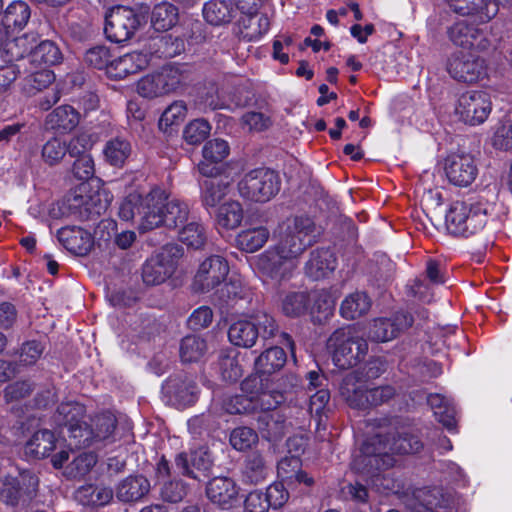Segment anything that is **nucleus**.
Segmentation results:
<instances>
[{
	"instance_id": "338daca9",
	"label": "nucleus",
	"mask_w": 512,
	"mask_h": 512,
	"mask_svg": "<svg viewBox=\"0 0 512 512\" xmlns=\"http://www.w3.org/2000/svg\"><path fill=\"white\" fill-rule=\"evenodd\" d=\"M66 154V141L59 137H52L47 140L41 150L42 159L49 166L60 163Z\"/></svg>"
},
{
	"instance_id": "4c0bfd02",
	"label": "nucleus",
	"mask_w": 512,
	"mask_h": 512,
	"mask_svg": "<svg viewBox=\"0 0 512 512\" xmlns=\"http://www.w3.org/2000/svg\"><path fill=\"white\" fill-rule=\"evenodd\" d=\"M29 62L35 68H48L61 63L62 52L51 40H43L29 53Z\"/></svg>"
},
{
	"instance_id": "f257e3e1",
	"label": "nucleus",
	"mask_w": 512,
	"mask_h": 512,
	"mask_svg": "<svg viewBox=\"0 0 512 512\" xmlns=\"http://www.w3.org/2000/svg\"><path fill=\"white\" fill-rule=\"evenodd\" d=\"M244 319L231 323L228 329L230 343L240 348H252L257 339L263 340L278 338L277 343L285 346L294 354L295 343L292 336L280 331L276 318L264 307V302L256 306H240Z\"/></svg>"
},
{
	"instance_id": "412c9836",
	"label": "nucleus",
	"mask_w": 512,
	"mask_h": 512,
	"mask_svg": "<svg viewBox=\"0 0 512 512\" xmlns=\"http://www.w3.org/2000/svg\"><path fill=\"white\" fill-rule=\"evenodd\" d=\"M163 392L180 405H192L197 399L198 386L186 372L170 375L162 384Z\"/></svg>"
},
{
	"instance_id": "bb28decb",
	"label": "nucleus",
	"mask_w": 512,
	"mask_h": 512,
	"mask_svg": "<svg viewBox=\"0 0 512 512\" xmlns=\"http://www.w3.org/2000/svg\"><path fill=\"white\" fill-rule=\"evenodd\" d=\"M205 492L212 503L222 509H228L236 501L239 488L232 478L221 476L210 479L206 484Z\"/></svg>"
},
{
	"instance_id": "3c124183",
	"label": "nucleus",
	"mask_w": 512,
	"mask_h": 512,
	"mask_svg": "<svg viewBox=\"0 0 512 512\" xmlns=\"http://www.w3.org/2000/svg\"><path fill=\"white\" fill-rule=\"evenodd\" d=\"M311 295L308 292H289L282 299L281 309L285 316L297 318L308 312Z\"/></svg>"
},
{
	"instance_id": "680f3d73",
	"label": "nucleus",
	"mask_w": 512,
	"mask_h": 512,
	"mask_svg": "<svg viewBox=\"0 0 512 512\" xmlns=\"http://www.w3.org/2000/svg\"><path fill=\"white\" fill-rule=\"evenodd\" d=\"M113 54L105 45H97L88 49L84 55V62L94 69L105 70L108 76V68L112 64Z\"/></svg>"
},
{
	"instance_id": "6ab92c4d",
	"label": "nucleus",
	"mask_w": 512,
	"mask_h": 512,
	"mask_svg": "<svg viewBox=\"0 0 512 512\" xmlns=\"http://www.w3.org/2000/svg\"><path fill=\"white\" fill-rule=\"evenodd\" d=\"M168 195L158 187L151 189L145 196L141 195L140 229L149 231L158 228L163 223Z\"/></svg>"
},
{
	"instance_id": "e2e57ef3",
	"label": "nucleus",
	"mask_w": 512,
	"mask_h": 512,
	"mask_svg": "<svg viewBox=\"0 0 512 512\" xmlns=\"http://www.w3.org/2000/svg\"><path fill=\"white\" fill-rule=\"evenodd\" d=\"M211 132L209 121L198 118L190 121L183 130V138L190 145H199L205 141Z\"/></svg>"
},
{
	"instance_id": "5701e85b",
	"label": "nucleus",
	"mask_w": 512,
	"mask_h": 512,
	"mask_svg": "<svg viewBox=\"0 0 512 512\" xmlns=\"http://www.w3.org/2000/svg\"><path fill=\"white\" fill-rule=\"evenodd\" d=\"M230 146L226 140L214 138L208 140L202 148L203 159L197 168L202 176L222 174L223 168L219 166L229 155Z\"/></svg>"
},
{
	"instance_id": "79ce46f5",
	"label": "nucleus",
	"mask_w": 512,
	"mask_h": 512,
	"mask_svg": "<svg viewBox=\"0 0 512 512\" xmlns=\"http://www.w3.org/2000/svg\"><path fill=\"white\" fill-rule=\"evenodd\" d=\"M113 490L103 485L86 484L76 491V499L83 506L102 507L113 499Z\"/></svg>"
},
{
	"instance_id": "09e8293b",
	"label": "nucleus",
	"mask_w": 512,
	"mask_h": 512,
	"mask_svg": "<svg viewBox=\"0 0 512 512\" xmlns=\"http://www.w3.org/2000/svg\"><path fill=\"white\" fill-rule=\"evenodd\" d=\"M54 81L55 74L51 69L38 68L24 77L21 89L27 96H33L46 89Z\"/></svg>"
},
{
	"instance_id": "7ed1b4c3",
	"label": "nucleus",
	"mask_w": 512,
	"mask_h": 512,
	"mask_svg": "<svg viewBox=\"0 0 512 512\" xmlns=\"http://www.w3.org/2000/svg\"><path fill=\"white\" fill-rule=\"evenodd\" d=\"M73 175L83 181L66 196L68 209L83 220H97L106 210V204L101 201L99 192L88 193V184L95 174L94 160L90 155L75 159L72 168Z\"/></svg>"
},
{
	"instance_id": "6e6d98bb",
	"label": "nucleus",
	"mask_w": 512,
	"mask_h": 512,
	"mask_svg": "<svg viewBox=\"0 0 512 512\" xmlns=\"http://www.w3.org/2000/svg\"><path fill=\"white\" fill-rule=\"evenodd\" d=\"M269 238V230L260 226L240 232L236 237L238 247L248 253L262 248Z\"/></svg>"
},
{
	"instance_id": "5fc2aeb1",
	"label": "nucleus",
	"mask_w": 512,
	"mask_h": 512,
	"mask_svg": "<svg viewBox=\"0 0 512 512\" xmlns=\"http://www.w3.org/2000/svg\"><path fill=\"white\" fill-rule=\"evenodd\" d=\"M207 351V343L199 335H186L180 343V358L183 363L198 362Z\"/></svg>"
},
{
	"instance_id": "8fccbe9b",
	"label": "nucleus",
	"mask_w": 512,
	"mask_h": 512,
	"mask_svg": "<svg viewBox=\"0 0 512 512\" xmlns=\"http://www.w3.org/2000/svg\"><path fill=\"white\" fill-rule=\"evenodd\" d=\"M189 214L190 209L186 202L178 199L167 200L161 226L176 229L188 222Z\"/></svg>"
},
{
	"instance_id": "69168bd1",
	"label": "nucleus",
	"mask_w": 512,
	"mask_h": 512,
	"mask_svg": "<svg viewBox=\"0 0 512 512\" xmlns=\"http://www.w3.org/2000/svg\"><path fill=\"white\" fill-rule=\"evenodd\" d=\"M12 48L7 47V54L0 55V91H6L17 79L19 70L13 62L18 56L12 53Z\"/></svg>"
},
{
	"instance_id": "ea45409f",
	"label": "nucleus",
	"mask_w": 512,
	"mask_h": 512,
	"mask_svg": "<svg viewBox=\"0 0 512 512\" xmlns=\"http://www.w3.org/2000/svg\"><path fill=\"white\" fill-rule=\"evenodd\" d=\"M372 306V300L365 291L348 294L340 305V315L347 320H355L366 315Z\"/></svg>"
},
{
	"instance_id": "e433bc0d",
	"label": "nucleus",
	"mask_w": 512,
	"mask_h": 512,
	"mask_svg": "<svg viewBox=\"0 0 512 512\" xmlns=\"http://www.w3.org/2000/svg\"><path fill=\"white\" fill-rule=\"evenodd\" d=\"M86 406L78 401L61 402L52 416L55 428L62 431L79 423L86 416Z\"/></svg>"
},
{
	"instance_id": "dca6fc26",
	"label": "nucleus",
	"mask_w": 512,
	"mask_h": 512,
	"mask_svg": "<svg viewBox=\"0 0 512 512\" xmlns=\"http://www.w3.org/2000/svg\"><path fill=\"white\" fill-rule=\"evenodd\" d=\"M212 468L210 455L201 449L181 451L174 457V472L198 482L208 478Z\"/></svg>"
},
{
	"instance_id": "423d86ee",
	"label": "nucleus",
	"mask_w": 512,
	"mask_h": 512,
	"mask_svg": "<svg viewBox=\"0 0 512 512\" xmlns=\"http://www.w3.org/2000/svg\"><path fill=\"white\" fill-rule=\"evenodd\" d=\"M318 234L316 223L312 217L296 215L287 220L286 227L274 247L280 253L295 260L316 242Z\"/></svg>"
},
{
	"instance_id": "cd10ccee",
	"label": "nucleus",
	"mask_w": 512,
	"mask_h": 512,
	"mask_svg": "<svg viewBox=\"0 0 512 512\" xmlns=\"http://www.w3.org/2000/svg\"><path fill=\"white\" fill-rule=\"evenodd\" d=\"M339 392L352 409H369V386L355 375L348 374L342 379Z\"/></svg>"
},
{
	"instance_id": "aec40b11",
	"label": "nucleus",
	"mask_w": 512,
	"mask_h": 512,
	"mask_svg": "<svg viewBox=\"0 0 512 512\" xmlns=\"http://www.w3.org/2000/svg\"><path fill=\"white\" fill-rule=\"evenodd\" d=\"M257 266L263 274L279 283L289 280L295 268L294 260L280 253L274 246L259 256Z\"/></svg>"
},
{
	"instance_id": "6e6552de",
	"label": "nucleus",
	"mask_w": 512,
	"mask_h": 512,
	"mask_svg": "<svg viewBox=\"0 0 512 512\" xmlns=\"http://www.w3.org/2000/svg\"><path fill=\"white\" fill-rule=\"evenodd\" d=\"M281 184V177L277 171L259 167L244 174L238 182V191L240 196L248 201L266 203L279 193Z\"/></svg>"
},
{
	"instance_id": "f8f14e48",
	"label": "nucleus",
	"mask_w": 512,
	"mask_h": 512,
	"mask_svg": "<svg viewBox=\"0 0 512 512\" xmlns=\"http://www.w3.org/2000/svg\"><path fill=\"white\" fill-rule=\"evenodd\" d=\"M389 442V438L381 434L373 435L363 442L360 451L365 473L374 476L394 466L395 458L387 452Z\"/></svg>"
},
{
	"instance_id": "7c9ffc66",
	"label": "nucleus",
	"mask_w": 512,
	"mask_h": 512,
	"mask_svg": "<svg viewBox=\"0 0 512 512\" xmlns=\"http://www.w3.org/2000/svg\"><path fill=\"white\" fill-rule=\"evenodd\" d=\"M146 46L152 59H170L180 55L185 50L184 39L173 34L152 37L146 43Z\"/></svg>"
},
{
	"instance_id": "37998d69",
	"label": "nucleus",
	"mask_w": 512,
	"mask_h": 512,
	"mask_svg": "<svg viewBox=\"0 0 512 512\" xmlns=\"http://www.w3.org/2000/svg\"><path fill=\"white\" fill-rule=\"evenodd\" d=\"M269 474V468L260 452L249 454L244 461L242 469V482L244 484L257 485L266 480Z\"/></svg>"
},
{
	"instance_id": "774afa93",
	"label": "nucleus",
	"mask_w": 512,
	"mask_h": 512,
	"mask_svg": "<svg viewBox=\"0 0 512 512\" xmlns=\"http://www.w3.org/2000/svg\"><path fill=\"white\" fill-rule=\"evenodd\" d=\"M46 349L45 343L32 339L24 341L19 349V361L23 366H34Z\"/></svg>"
},
{
	"instance_id": "13d9d810",
	"label": "nucleus",
	"mask_w": 512,
	"mask_h": 512,
	"mask_svg": "<svg viewBox=\"0 0 512 512\" xmlns=\"http://www.w3.org/2000/svg\"><path fill=\"white\" fill-rule=\"evenodd\" d=\"M259 441L257 432L246 426H239L231 430L229 443L233 449L239 452L251 450Z\"/></svg>"
},
{
	"instance_id": "f3484780",
	"label": "nucleus",
	"mask_w": 512,
	"mask_h": 512,
	"mask_svg": "<svg viewBox=\"0 0 512 512\" xmlns=\"http://www.w3.org/2000/svg\"><path fill=\"white\" fill-rule=\"evenodd\" d=\"M447 37L463 49L485 51L490 47V40L484 30L467 20H458L447 28Z\"/></svg>"
},
{
	"instance_id": "2f4dec72",
	"label": "nucleus",
	"mask_w": 512,
	"mask_h": 512,
	"mask_svg": "<svg viewBox=\"0 0 512 512\" xmlns=\"http://www.w3.org/2000/svg\"><path fill=\"white\" fill-rule=\"evenodd\" d=\"M56 443L54 432L48 429L38 430L25 443L24 454L30 459H44L55 450Z\"/></svg>"
},
{
	"instance_id": "49530a36",
	"label": "nucleus",
	"mask_w": 512,
	"mask_h": 512,
	"mask_svg": "<svg viewBox=\"0 0 512 512\" xmlns=\"http://www.w3.org/2000/svg\"><path fill=\"white\" fill-rule=\"evenodd\" d=\"M187 114V106L184 101H174L161 114L158 127L166 134L177 131Z\"/></svg>"
},
{
	"instance_id": "4be33fe9",
	"label": "nucleus",
	"mask_w": 512,
	"mask_h": 512,
	"mask_svg": "<svg viewBox=\"0 0 512 512\" xmlns=\"http://www.w3.org/2000/svg\"><path fill=\"white\" fill-rule=\"evenodd\" d=\"M337 268V256L331 247H317L311 250L304 265L305 275L318 281L328 278Z\"/></svg>"
},
{
	"instance_id": "f03ea898",
	"label": "nucleus",
	"mask_w": 512,
	"mask_h": 512,
	"mask_svg": "<svg viewBox=\"0 0 512 512\" xmlns=\"http://www.w3.org/2000/svg\"><path fill=\"white\" fill-rule=\"evenodd\" d=\"M497 204L482 195L469 196L451 203L445 224L448 232L456 237L469 238L484 230L497 219Z\"/></svg>"
},
{
	"instance_id": "4468645a",
	"label": "nucleus",
	"mask_w": 512,
	"mask_h": 512,
	"mask_svg": "<svg viewBox=\"0 0 512 512\" xmlns=\"http://www.w3.org/2000/svg\"><path fill=\"white\" fill-rule=\"evenodd\" d=\"M229 273L227 260L219 255L207 257L200 265L192 281L195 293H209L226 280Z\"/></svg>"
},
{
	"instance_id": "9d476101",
	"label": "nucleus",
	"mask_w": 512,
	"mask_h": 512,
	"mask_svg": "<svg viewBox=\"0 0 512 512\" xmlns=\"http://www.w3.org/2000/svg\"><path fill=\"white\" fill-rule=\"evenodd\" d=\"M3 0H0V55L7 54V47L15 46L16 34L28 24L31 17L29 5L22 0L12 1L4 11Z\"/></svg>"
},
{
	"instance_id": "393cba45",
	"label": "nucleus",
	"mask_w": 512,
	"mask_h": 512,
	"mask_svg": "<svg viewBox=\"0 0 512 512\" xmlns=\"http://www.w3.org/2000/svg\"><path fill=\"white\" fill-rule=\"evenodd\" d=\"M204 177V179L198 181L199 197L203 208L209 211L222 205L221 203L230 191L231 184L227 178H222L221 174Z\"/></svg>"
},
{
	"instance_id": "1a4fd4ad",
	"label": "nucleus",
	"mask_w": 512,
	"mask_h": 512,
	"mask_svg": "<svg viewBox=\"0 0 512 512\" xmlns=\"http://www.w3.org/2000/svg\"><path fill=\"white\" fill-rule=\"evenodd\" d=\"M144 21V16L123 5L112 7L105 15L104 34L113 43L130 40Z\"/></svg>"
},
{
	"instance_id": "603ef678",
	"label": "nucleus",
	"mask_w": 512,
	"mask_h": 512,
	"mask_svg": "<svg viewBox=\"0 0 512 512\" xmlns=\"http://www.w3.org/2000/svg\"><path fill=\"white\" fill-rule=\"evenodd\" d=\"M131 144L122 137H115L106 142L103 153L106 161L114 167H123L131 154Z\"/></svg>"
},
{
	"instance_id": "a211bd4d",
	"label": "nucleus",
	"mask_w": 512,
	"mask_h": 512,
	"mask_svg": "<svg viewBox=\"0 0 512 512\" xmlns=\"http://www.w3.org/2000/svg\"><path fill=\"white\" fill-rule=\"evenodd\" d=\"M445 173L450 183L469 186L478 175L475 158L469 153H451L445 158Z\"/></svg>"
},
{
	"instance_id": "58836bf2",
	"label": "nucleus",
	"mask_w": 512,
	"mask_h": 512,
	"mask_svg": "<svg viewBox=\"0 0 512 512\" xmlns=\"http://www.w3.org/2000/svg\"><path fill=\"white\" fill-rule=\"evenodd\" d=\"M150 490V482L143 475H130L123 479L116 489V496L122 502H136Z\"/></svg>"
},
{
	"instance_id": "a878e982",
	"label": "nucleus",
	"mask_w": 512,
	"mask_h": 512,
	"mask_svg": "<svg viewBox=\"0 0 512 512\" xmlns=\"http://www.w3.org/2000/svg\"><path fill=\"white\" fill-rule=\"evenodd\" d=\"M56 236L66 250L78 256L89 254L94 245L91 233L77 226L61 227Z\"/></svg>"
},
{
	"instance_id": "c85d7f7f",
	"label": "nucleus",
	"mask_w": 512,
	"mask_h": 512,
	"mask_svg": "<svg viewBox=\"0 0 512 512\" xmlns=\"http://www.w3.org/2000/svg\"><path fill=\"white\" fill-rule=\"evenodd\" d=\"M270 28V21L266 14H260L258 11L241 12L237 21L239 36L247 42H256L265 35Z\"/></svg>"
},
{
	"instance_id": "0e129e2a",
	"label": "nucleus",
	"mask_w": 512,
	"mask_h": 512,
	"mask_svg": "<svg viewBox=\"0 0 512 512\" xmlns=\"http://www.w3.org/2000/svg\"><path fill=\"white\" fill-rule=\"evenodd\" d=\"M368 337L376 343H385L396 339L390 318L378 317L373 319L368 329Z\"/></svg>"
},
{
	"instance_id": "b1692460",
	"label": "nucleus",
	"mask_w": 512,
	"mask_h": 512,
	"mask_svg": "<svg viewBox=\"0 0 512 512\" xmlns=\"http://www.w3.org/2000/svg\"><path fill=\"white\" fill-rule=\"evenodd\" d=\"M448 7L461 16L474 17L479 23H487L498 11L497 0H445Z\"/></svg>"
},
{
	"instance_id": "72a5a7b5",
	"label": "nucleus",
	"mask_w": 512,
	"mask_h": 512,
	"mask_svg": "<svg viewBox=\"0 0 512 512\" xmlns=\"http://www.w3.org/2000/svg\"><path fill=\"white\" fill-rule=\"evenodd\" d=\"M80 122V113L71 105L56 107L46 117V125L49 129L58 133H70Z\"/></svg>"
},
{
	"instance_id": "0eeeda50",
	"label": "nucleus",
	"mask_w": 512,
	"mask_h": 512,
	"mask_svg": "<svg viewBox=\"0 0 512 512\" xmlns=\"http://www.w3.org/2000/svg\"><path fill=\"white\" fill-rule=\"evenodd\" d=\"M328 347L334 365L341 370L357 366L368 352L366 339L350 327L336 329L328 339Z\"/></svg>"
},
{
	"instance_id": "ddd939ff",
	"label": "nucleus",
	"mask_w": 512,
	"mask_h": 512,
	"mask_svg": "<svg viewBox=\"0 0 512 512\" xmlns=\"http://www.w3.org/2000/svg\"><path fill=\"white\" fill-rule=\"evenodd\" d=\"M491 110L490 95L482 90H470L462 93L455 109L460 120L470 126L484 123Z\"/></svg>"
},
{
	"instance_id": "a18cd8bd",
	"label": "nucleus",
	"mask_w": 512,
	"mask_h": 512,
	"mask_svg": "<svg viewBox=\"0 0 512 512\" xmlns=\"http://www.w3.org/2000/svg\"><path fill=\"white\" fill-rule=\"evenodd\" d=\"M178 19V7L173 3L163 1L153 7L150 20L156 31H167L177 24Z\"/></svg>"
},
{
	"instance_id": "c756f323",
	"label": "nucleus",
	"mask_w": 512,
	"mask_h": 512,
	"mask_svg": "<svg viewBox=\"0 0 512 512\" xmlns=\"http://www.w3.org/2000/svg\"><path fill=\"white\" fill-rule=\"evenodd\" d=\"M284 346H272L263 351L254 363L255 374L260 378H268L270 375L280 371L287 362V354Z\"/></svg>"
},
{
	"instance_id": "de8ad7c7",
	"label": "nucleus",
	"mask_w": 512,
	"mask_h": 512,
	"mask_svg": "<svg viewBox=\"0 0 512 512\" xmlns=\"http://www.w3.org/2000/svg\"><path fill=\"white\" fill-rule=\"evenodd\" d=\"M389 448L395 454L414 455L423 450L424 443L418 433L402 431L392 437Z\"/></svg>"
},
{
	"instance_id": "a19ab883",
	"label": "nucleus",
	"mask_w": 512,
	"mask_h": 512,
	"mask_svg": "<svg viewBox=\"0 0 512 512\" xmlns=\"http://www.w3.org/2000/svg\"><path fill=\"white\" fill-rule=\"evenodd\" d=\"M334 310L335 301L328 291L321 290L312 295L308 312L313 324H325L334 315Z\"/></svg>"
},
{
	"instance_id": "f704fd0d",
	"label": "nucleus",
	"mask_w": 512,
	"mask_h": 512,
	"mask_svg": "<svg viewBox=\"0 0 512 512\" xmlns=\"http://www.w3.org/2000/svg\"><path fill=\"white\" fill-rule=\"evenodd\" d=\"M237 8L232 0H209L204 3L202 15L213 26L228 24L235 17Z\"/></svg>"
},
{
	"instance_id": "4d7b16f0",
	"label": "nucleus",
	"mask_w": 512,
	"mask_h": 512,
	"mask_svg": "<svg viewBox=\"0 0 512 512\" xmlns=\"http://www.w3.org/2000/svg\"><path fill=\"white\" fill-rule=\"evenodd\" d=\"M217 224L226 230L236 229L243 220V208L238 201L225 202L219 206L216 215Z\"/></svg>"
},
{
	"instance_id": "bf43d9fd",
	"label": "nucleus",
	"mask_w": 512,
	"mask_h": 512,
	"mask_svg": "<svg viewBox=\"0 0 512 512\" xmlns=\"http://www.w3.org/2000/svg\"><path fill=\"white\" fill-rule=\"evenodd\" d=\"M93 435L92 425L84 419L75 425H70V428L67 429L69 445L75 449L90 447L94 443Z\"/></svg>"
},
{
	"instance_id": "c03bdc74",
	"label": "nucleus",
	"mask_w": 512,
	"mask_h": 512,
	"mask_svg": "<svg viewBox=\"0 0 512 512\" xmlns=\"http://www.w3.org/2000/svg\"><path fill=\"white\" fill-rule=\"evenodd\" d=\"M175 271L171 264L164 263L152 255L142 266V279L147 285L155 286L165 282Z\"/></svg>"
},
{
	"instance_id": "473e14b6",
	"label": "nucleus",
	"mask_w": 512,
	"mask_h": 512,
	"mask_svg": "<svg viewBox=\"0 0 512 512\" xmlns=\"http://www.w3.org/2000/svg\"><path fill=\"white\" fill-rule=\"evenodd\" d=\"M428 405L432 408L436 420L441 423L449 433L458 432L456 420V408L445 396L438 393H430Z\"/></svg>"
},
{
	"instance_id": "39448f33",
	"label": "nucleus",
	"mask_w": 512,
	"mask_h": 512,
	"mask_svg": "<svg viewBox=\"0 0 512 512\" xmlns=\"http://www.w3.org/2000/svg\"><path fill=\"white\" fill-rule=\"evenodd\" d=\"M40 479L34 470L16 467L0 477V502L7 507H27L37 497Z\"/></svg>"
},
{
	"instance_id": "052dcab7",
	"label": "nucleus",
	"mask_w": 512,
	"mask_h": 512,
	"mask_svg": "<svg viewBox=\"0 0 512 512\" xmlns=\"http://www.w3.org/2000/svg\"><path fill=\"white\" fill-rule=\"evenodd\" d=\"M116 427L117 419L111 413L96 415L92 426L94 442L113 440Z\"/></svg>"
},
{
	"instance_id": "c9c22d12",
	"label": "nucleus",
	"mask_w": 512,
	"mask_h": 512,
	"mask_svg": "<svg viewBox=\"0 0 512 512\" xmlns=\"http://www.w3.org/2000/svg\"><path fill=\"white\" fill-rule=\"evenodd\" d=\"M430 312L423 306H412L410 309H398L390 316L393 330L398 338L400 335L407 332L416 322V318L420 321L426 322L429 319Z\"/></svg>"
},
{
	"instance_id": "2eb2a0df",
	"label": "nucleus",
	"mask_w": 512,
	"mask_h": 512,
	"mask_svg": "<svg viewBox=\"0 0 512 512\" xmlns=\"http://www.w3.org/2000/svg\"><path fill=\"white\" fill-rule=\"evenodd\" d=\"M449 75L463 83H474L486 74L485 60L472 53L457 51L447 60Z\"/></svg>"
},
{
	"instance_id": "20e7f679",
	"label": "nucleus",
	"mask_w": 512,
	"mask_h": 512,
	"mask_svg": "<svg viewBox=\"0 0 512 512\" xmlns=\"http://www.w3.org/2000/svg\"><path fill=\"white\" fill-rule=\"evenodd\" d=\"M268 378L258 376H248L241 382L243 393L252 394L255 404V411L267 413L276 410L285 402V395L282 391L271 388ZM261 429L270 431L271 439H277L282 434L284 428V419H275L274 414H264L259 418Z\"/></svg>"
},
{
	"instance_id": "864d4df0",
	"label": "nucleus",
	"mask_w": 512,
	"mask_h": 512,
	"mask_svg": "<svg viewBox=\"0 0 512 512\" xmlns=\"http://www.w3.org/2000/svg\"><path fill=\"white\" fill-rule=\"evenodd\" d=\"M178 238L188 248L199 250L207 241L206 229L200 221L192 220L181 227Z\"/></svg>"
},
{
	"instance_id": "9b49d317",
	"label": "nucleus",
	"mask_w": 512,
	"mask_h": 512,
	"mask_svg": "<svg viewBox=\"0 0 512 512\" xmlns=\"http://www.w3.org/2000/svg\"><path fill=\"white\" fill-rule=\"evenodd\" d=\"M212 302L220 310H241L240 306H256L263 303V297L242 286L238 279L229 278L213 290Z\"/></svg>"
}]
</instances>
